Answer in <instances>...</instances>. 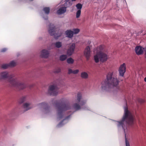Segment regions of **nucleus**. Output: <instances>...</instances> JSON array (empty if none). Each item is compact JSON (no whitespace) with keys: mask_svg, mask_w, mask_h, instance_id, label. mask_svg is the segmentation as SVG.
<instances>
[{"mask_svg":"<svg viewBox=\"0 0 146 146\" xmlns=\"http://www.w3.org/2000/svg\"><path fill=\"white\" fill-rule=\"evenodd\" d=\"M93 52L96 53L94 56V59L96 63H98L100 61L105 62L109 59L108 49L104 45H101L94 48Z\"/></svg>","mask_w":146,"mask_h":146,"instance_id":"f257e3e1","label":"nucleus"},{"mask_svg":"<svg viewBox=\"0 0 146 146\" xmlns=\"http://www.w3.org/2000/svg\"><path fill=\"white\" fill-rule=\"evenodd\" d=\"M119 82L117 78L113 76V72H110L107 75L106 79L102 82L99 88L101 90L103 91L106 90L108 87H117Z\"/></svg>","mask_w":146,"mask_h":146,"instance_id":"f03ea898","label":"nucleus"},{"mask_svg":"<svg viewBox=\"0 0 146 146\" xmlns=\"http://www.w3.org/2000/svg\"><path fill=\"white\" fill-rule=\"evenodd\" d=\"M135 117L127 107L124 108V113L121 119L119 121H115V123L118 127L123 128L125 124L127 123L129 125H132L134 123Z\"/></svg>","mask_w":146,"mask_h":146,"instance_id":"7ed1b4c3","label":"nucleus"},{"mask_svg":"<svg viewBox=\"0 0 146 146\" xmlns=\"http://www.w3.org/2000/svg\"><path fill=\"white\" fill-rule=\"evenodd\" d=\"M75 102L74 103L72 106V108L76 110H80L81 108L80 106L84 105L86 102L85 100H82V96L80 94H78L77 98L75 100Z\"/></svg>","mask_w":146,"mask_h":146,"instance_id":"20e7f679","label":"nucleus"},{"mask_svg":"<svg viewBox=\"0 0 146 146\" xmlns=\"http://www.w3.org/2000/svg\"><path fill=\"white\" fill-rule=\"evenodd\" d=\"M88 46L86 48L84 52V54L86 59L88 60L90 56L91 51L90 48L95 46V42L91 40H89L87 42Z\"/></svg>","mask_w":146,"mask_h":146,"instance_id":"39448f33","label":"nucleus"},{"mask_svg":"<svg viewBox=\"0 0 146 146\" xmlns=\"http://www.w3.org/2000/svg\"><path fill=\"white\" fill-rule=\"evenodd\" d=\"M10 83L13 86L17 87L23 86L25 84L23 82L17 79H13L11 81Z\"/></svg>","mask_w":146,"mask_h":146,"instance_id":"423d86ee","label":"nucleus"},{"mask_svg":"<svg viewBox=\"0 0 146 146\" xmlns=\"http://www.w3.org/2000/svg\"><path fill=\"white\" fill-rule=\"evenodd\" d=\"M56 87L54 85H52L49 87L48 89L47 94L51 95H55L57 93L56 90Z\"/></svg>","mask_w":146,"mask_h":146,"instance_id":"0eeeda50","label":"nucleus"},{"mask_svg":"<svg viewBox=\"0 0 146 146\" xmlns=\"http://www.w3.org/2000/svg\"><path fill=\"white\" fill-rule=\"evenodd\" d=\"M126 71V64L124 63L121 65L118 70L119 75L121 76H123Z\"/></svg>","mask_w":146,"mask_h":146,"instance_id":"6e6552de","label":"nucleus"},{"mask_svg":"<svg viewBox=\"0 0 146 146\" xmlns=\"http://www.w3.org/2000/svg\"><path fill=\"white\" fill-rule=\"evenodd\" d=\"M49 51L46 49L42 50L39 53L40 56L43 58H47L49 56Z\"/></svg>","mask_w":146,"mask_h":146,"instance_id":"1a4fd4ad","label":"nucleus"},{"mask_svg":"<svg viewBox=\"0 0 146 146\" xmlns=\"http://www.w3.org/2000/svg\"><path fill=\"white\" fill-rule=\"evenodd\" d=\"M75 48V44L72 43L70 46L67 51L68 56H70L73 53Z\"/></svg>","mask_w":146,"mask_h":146,"instance_id":"9d476101","label":"nucleus"},{"mask_svg":"<svg viewBox=\"0 0 146 146\" xmlns=\"http://www.w3.org/2000/svg\"><path fill=\"white\" fill-rule=\"evenodd\" d=\"M66 7L63 5L59 6L58 9L56 12L58 15H61L65 13L66 11Z\"/></svg>","mask_w":146,"mask_h":146,"instance_id":"9b49d317","label":"nucleus"},{"mask_svg":"<svg viewBox=\"0 0 146 146\" xmlns=\"http://www.w3.org/2000/svg\"><path fill=\"white\" fill-rule=\"evenodd\" d=\"M135 52L136 54L138 55H140L142 54L145 51L146 55V52L145 50L146 48H144L141 46H138L135 48Z\"/></svg>","mask_w":146,"mask_h":146,"instance_id":"f8f14e48","label":"nucleus"},{"mask_svg":"<svg viewBox=\"0 0 146 146\" xmlns=\"http://www.w3.org/2000/svg\"><path fill=\"white\" fill-rule=\"evenodd\" d=\"M17 64V62L16 61L13 60L11 61L9 64H4L2 66V68H6L9 66L13 67L15 66Z\"/></svg>","mask_w":146,"mask_h":146,"instance_id":"ddd939ff","label":"nucleus"},{"mask_svg":"<svg viewBox=\"0 0 146 146\" xmlns=\"http://www.w3.org/2000/svg\"><path fill=\"white\" fill-rule=\"evenodd\" d=\"M23 107L26 111H27L32 108V106L31 103L26 102L23 104Z\"/></svg>","mask_w":146,"mask_h":146,"instance_id":"4468645a","label":"nucleus"},{"mask_svg":"<svg viewBox=\"0 0 146 146\" xmlns=\"http://www.w3.org/2000/svg\"><path fill=\"white\" fill-rule=\"evenodd\" d=\"M66 36L69 38H72L73 36V34L72 30L70 29L66 30L65 32Z\"/></svg>","mask_w":146,"mask_h":146,"instance_id":"2eb2a0df","label":"nucleus"},{"mask_svg":"<svg viewBox=\"0 0 146 146\" xmlns=\"http://www.w3.org/2000/svg\"><path fill=\"white\" fill-rule=\"evenodd\" d=\"M8 75V73L7 72H2L0 74V78L2 79H4L7 78Z\"/></svg>","mask_w":146,"mask_h":146,"instance_id":"dca6fc26","label":"nucleus"},{"mask_svg":"<svg viewBox=\"0 0 146 146\" xmlns=\"http://www.w3.org/2000/svg\"><path fill=\"white\" fill-rule=\"evenodd\" d=\"M80 76L82 78L86 79L88 78L89 75L87 72L84 71L81 73Z\"/></svg>","mask_w":146,"mask_h":146,"instance_id":"f3484780","label":"nucleus"},{"mask_svg":"<svg viewBox=\"0 0 146 146\" xmlns=\"http://www.w3.org/2000/svg\"><path fill=\"white\" fill-rule=\"evenodd\" d=\"M72 2L71 1L68 0L66 1V2L63 5L65 7H68L72 5Z\"/></svg>","mask_w":146,"mask_h":146,"instance_id":"a211bd4d","label":"nucleus"},{"mask_svg":"<svg viewBox=\"0 0 146 146\" xmlns=\"http://www.w3.org/2000/svg\"><path fill=\"white\" fill-rule=\"evenodd\" d=\"M67 55L62 54L60 55L59 57V60L61 61L65 60L67 58Z\"/></svg>","mask_w":146,"mask_h":146,"instance_id":"6ab92c4d","label":"nucleus"},{"mask_svg":"<svg viewBox=\"0 0 146 146\" xmlns=\"http://www.w3.org/2000/svg\"><path fill=\"white\" fill-rule=\"evenodd\" d=\"M72 31L74 35L78 34L80 31V29L78 28H75L73 29Z\"/></svg>","mask_w":146,"mask_h":146,"instance_id":"aec40b11","label":"nucleus"},{"mask_svg":"<svg viewBox=\"0 0 146 146\" xmlns=\"http://www.w3.org/2000/svg\"><path fill=\"white\" fill-rule=\"evenodd\" d=\"M74 62V60L71 58H69L67 60V63L69 64H72Z\"/></svg>","mask_w":146,"mask_h":146,"instance_id":"412c9836","label":"nucleus"},{"mask_svg":"<svg viewBox=\"0 0 146 146\" xmlns=\"http://www.w3.org/2000/svg\"><path fill=\"white\" fill-rule=\"evenodd\" d=\"M55 45L56 47L59 48L62 46V43L59 41L55 43Z\"/></svg>","mask_w":146,"mask_h":146,"instance_id":"4be33fe9","label":"nucleus"},{"mask_svg":"<svg viewBox=\"0 0 146 146\" xmlns=\"http://www.w3.org/2000/svg\"><path fill=\"white\" fill-rule=\"evenodd\" d=\"M54 29L53 27H50L48 29V32L50 35H52L54 32Z\"/></svg>","mask_w":146,"mask_h":146,"instance_id":"5701e85b","label":"nucleus"},{"mask_svg":"<svg viewBox=\"0 0 146 146\" xmlns=\"http://www.w3.org/2000/svg\"><path fill=\"white\" fill-rule=\"evenodd\" d=\"M26 100V97L25 96H23L20 99L19 101V103L21 104L25 102Z\"/></svg>","mask_w":146,"mask_h":146,"instance_id":"b1692460","label":"nucleus"},{"mask_svg":"<svg viewBox=\"0 0 146 146\" xmlns=\"http://www.w3.org/2000/svg\"><path fill=\"white\" fill-rule=\"evenodd\" d=\"M76 7L78 10H80L82 7V5L80 3H78L76 5Z\"/></svg>","mask_w":146,"mask_h":146,"instance_id":"393cba45","label":"nucleus"},{"mask_svg":"<svg viewBox=\"0 0 146 146\" xmlns=\"http://www.w3.org/2000/svg\"><path fill=\"white\" fill-rule=\"evenodd\" d=\"M81 11L80 10H78L76 13V17L78 18H79L80 15Z\"/></svg>","mask_w":146,"mask_h":146,"instance_id":"a878e982","label":"nucleus"},{"mask_svg":"<svg viewBox=\"0 0 146 146\" xmlns=\"http://www.w3.org/2000/svg\"><path fill=\"white\" fill-rule=\"evenodd\" d=\"M43 11L45 13L48 14L50 11L49 8L48 7H45L43 9Z\"/></svg>","mask_w":146,"mask_h":146,"instance_id":"bb28decb","label":"nucleus"},{"mask_svg":"<svg viewBox=\"0 0 146 146\" xmlns=\"http://www.w3.org/2000/svg\"><path fill=\"white\" fill-rule=\"evenodd\" d=\"M60 72L61 69L59 68H55L54 71V72L55 73H58Z\"/></svg>","mask_w":146,"mask_h":146,"instance_id":"cd10ccee","label":"nucleus"},{"mask_svg":"<svg viewBox=\"0 0 146 146\" xmlns=\"http://www.w3.org/2000/svg\"><path fill=\"white\" fill-rule=\"evenodd\" d=\"M138 102L142 104L145 102V100L143 99H139L138 100Z\"/></svg>","mask_w":146,"mask_h":146,"instance_id":"c85d7f7f","label":"nucleus"},{"mask_svg":"<svg viewBox=\"0 0 146 146\" xmlns=\"http://www.w3.org/2000/svg\"><path fill=\"white\" fill-rule=\"evenodd\" d=\"M125 145L126 146H130L129 143V141L127 140L126 137L125 138Z\"/></svg>","mask_w":146,"mask_h":146,"instance_id":"c756f323","label":"nucleus"},{"mask_svg":"<svg viewBox=\"0 0 146 146\" xmlns=\"http://www.w3.org/2000/svg\"><path fill=\"white\" fill-rule=\"evenodd\" d=\"M79 72V70L78 69H76L73 70V74H78Z\"/></svg>","mask_w":146,"mask_h":146,"instance_id":"7c9ffc66","label":"nucleus"},{"mask_svg":"<svg viewBox=\"0 0 146 146\" xmlns=\"http://www.w3.org/2000/svg\"><path fill=\"white\" fill-rule=\"evenodd\" d=\"M73 70H72L71 69H69L68 70V73L69 74L73 73Z\"/></svg>","mask_w":146,"mask_h":146,"instance_id":"2f4dec72","label":"nucleus"},{"mask_svg":"<svg viewBox=\"0 0 146 146\" xmlns=\"http://www.w3.org/2000/svg\"><path fill=\"white\" fill-rule=\"evenodd\" d=\"M6 50H7V49L4 48L2 49L1 50V51H2V52H4Z\"/></svg>","mask_w":146,"mask_h":146,"instance_id":"473e14b6","label":"nucleus"},{"mask_svg":"<svg viewBox=\"0 0 146 146\" xmlns=\"http://www.w3.org/2000/svg\"><path fill=\"white\" fill-rule=\"evenodd\" d=\"M144 81L145 82H146V77H145L144 78Z\"/></svg>","mask_w":146,"mask_h":146,"instance_id":"72a5a7b5","label":"nucleus"},{"mask_svg":"<svg viewBox=\"0 0 146 146\" xmlns=\"http://www.w3.org/2000/svg\"><path fill=\"white\" fill-rule=\"evenodd\" d=\"M61 125L60 123L59 124V125H58V126H60Z\"/></svg>","mask_w":146,"mask_h":146,"instance_id":"f704fd0d","label":"nucleus"},{"mask_svg":"<svg viewBox=\"0 0 146 146\" xmlns=\"http://www.w3.org/2000/svg\"><path fill=\"white\" fill-rule=\"evenodd\" d=\"M63 121H65V120H63Z\"/></svg>","mask_w":146,"mask_h":146,"instance_id":"c9c22d12","label":"nucleus"},{"mask_svg":"<svg viewBox=\"0 0 146 146\" xmlns=\"http://www.w3.org/2000/svg\"><path fill=\"white\" fill-rule=\"evenodd\" d=\"M124 132H125V130H124Z\"/></svg>","mask_w":146,"mask_h":146,"instance_id":"e433bc0d","label":"nucleus"}]
</instances>
